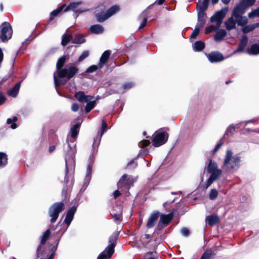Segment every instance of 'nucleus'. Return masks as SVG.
<instances>
[{
  "label": "nucleus",
  "instance_id": "1",
  "mask_svg": "<svg viewBox=\"0 0 259 259\" xmlns=\"http://www.w3.org/2000/svg\"><path fill=\"white\" fill-rule=\"evenodd\" d=\"M107 127V126L106 121L104 119H103L102 121L101 129L98 132L96 136L94 138L93 142L92 144L91 154L89 158L86 177L84 180L83 185L82 186V189L83 187L85 189L90 183L91 179V171L92 168V164L94 162L95 159L94 155L98 152V149L101 142V138L104 133L106 131Z\"/></svg>",
  "mask_w": 259,
  "mask_h": 259
},
{
  "label": "nucleus",
  "instance_id": "2",
  "mask_svg": "<svg viewBox=\"0 0 259 259\" xmlns=\"http://www.w3.org/2000/svg\"><path fill=\"white\" fill-rule=\"evenodd\" d=\"M242 157L239 154H234L230 149L226 150L221 167L225 172L232 174L240 167Z\"/></svg>",
  "mask_w": 259,
  "mask_h": 259
},
{
  "label": "nucleus",
  "instance_id": "3",
  "mask_svg": "<svg viewBox=\"0 0 259 259\" xmlns=\"http://www.w3.org/2000/svg\"><path fill=\"white\" fill-rule=\"evenodd\" d=\"M223 169H221L218 167V165L216 162L210 160L207 166V171L210 174V176L207 179L205 189H207L215 181L218 180L222 176L223 174Z\"/></svg>",
  "mask_w": 259,
  "mask_h": 259
},
{
  "label": "nucleus",
  "instance_id": "4",
  "mask_svg": "<svg viewBox=\"0 0 259 259\" xmlns=\"http://www.w3.org/2000/svg\"><path fill=\"white\" fill-rule=\"evenodd\" d=\"M228 11V10L227 8L222 9L220 11L217 12L215 14L210 18V21L211 22H217V25L215 26L210 25V26L207 27L205 29V33L206 34L215 30L220 27L223 19L226 16Z\"/></svg>",
  "mask_w": 259,
  "mask_h": 259
},
{
  "label": "nucleus",
  "instance_id": "5",
  "mask_svg": "<svg viewBox=\"0 0 259 259\" xmlns=\"http://www.w3.org/2000/svg\"><path fill=\"white\" fill-rule=\"evenodd\" d=\"M117 239V234H113L109 239V245L98 256L97 259H108L114 252V247Z\"/></svg>",
  "mask_w": 259,
  "mask_h": 259
},
{
  "label": "nucleus",
  "instance_id": "6",
  "mask_svg": "<svg viewBox=\"0 0 259 259\" xmlns=\"http://www.w3.org/2000/svg\"><path fill=\"white\" fill-rule=\"evenodd\" d=\"M65 209V204L63 202H55L49 208L48 213L51 217L50 222L54 223L58 218L59 213Z\"/></svg>",
  "mask_w": 259,
  "mask_h": 259
},
{
  "label": "nucleus",
  "instance_id": "7",
  "mask_svg": "<svg viewBox=\"0 0 259 259\" xmlns=\"http://www.w3.org/2000/svg\"><path fill=\"white\" fill-rule=\"evenodd\" d=\"M13 34V30L10 24L7 22H3L0 26V40L6 42L10 39Z\"/></svg>",
  "mask_w": 259,
  "mask_h": 259
},
{
  "label": "nucleus",
  "instance_id": "8",
  "mask_svg": "<svg viewBox=\"0 0 259 259\" xmlns=\"http://www.w3.org/2000/svg\"><path fill=\"white\" fill-rule=\"evenodd\" d=\"M57 234L56 237L55 238V242L54 244H49V250L51 254L48 257L41 256V253H38L36 255V259H54V256L56 254V251L57 249L59 241L60 240V238L61 236L63 234V232H57Z\"/></svg>",
  "mask_w": 259,
  "mask_h": 259
},
{
  "label": "nucleus",
  "instance_id": "9",
  "mask_svg": "<svg viewBox=\"0 0 259 259\" xmlns=\"http://www.w3.org/2000/svg\"><path fill=\"white\" fill-rule=\"evenodd\" d=\"M78 69L74 66H70L68 68H63L57 72L59 78H66L70 79L78 72Z\"/></svg>",
  "mask_w": 259,
  "mask_h": 259
},
{
  "label": "nucleus",
  "instance_id": "10",
  "mask_svg": "<svg viewBox=\"0 0 259 259\" xmlns=\"http://www.w3.org/2000/svg\"><path fill=\"white\" fill-rule=\"evenodd\" d=\"M168 134L165 132H155L153 135V144L155 147L160 146L166 142Z\"/></svg>",
  "mask_w": 259,
  "mask_h": 259
},
{
  "label": "nucleus",
  "instance_id": "11",
  "mask_svg": "<svg viewBox=\"0 0 259 259\" xmlns=\"http://www.w3.org/2000/svg\"><path fill=\"white\" fill-rule=\"evenodd\" d=\"M82 103H87L85 106V112L86 113H89L93 109L96 104V101L94 99V97L87 96L82 92Z\"/></svg>",
  "mask_w": 259,
  "mask_h": 259
},
{
  "label": "nucleus",
  "instance_id": "12",
  "mask_svg": "<svg viewBox=\"0 0 259 259\" xmlns=\"http://www.w3.org/2000/svg\"><path fill=\"white\" fill-rule=\"evenodd\" d=\"M76 209L77 207L76 206H73L67 211L64 223L66 224L67 226H69L71 224Z\"/></svg>",
  "mask_w": 259,
  "mask_h": 259
},
{
  "label": "nucleus",
  "instance_id": "13",
  "mask_svg": "<svg viewBox=\"0 0 259 259\" xmlns=\"http://www.w3.org/2000/svg\"><path fill=\"white\" fill-rule=\"evenodd\" d=\"M207 58L211 63L220 62L224 59L223 55L219 52H213L209 53L207 55Z\"/></svg>",
  "mask_w": 259,
  "mask_h": 259
},
{
  "label": "nucleus",
  "instance_id": "14",
  "mask_svg": "<svg viewBox=\"0 0 259 259\" xmlns=\"http://www.w3.org/2000/svg\"><path fill=\"white\" fill-rule=\"evenodd\" d=\"M246 6L241 3L238 4L234 8L233 11V17L241 16L245 12Z\"/></svg>",
  "mask_w": 259,
  "mask_h": 259
},
{
  "label": "nucleus",
  "instance_id": "15",
  "mask_svg": "<svg viewBox=\"0 0 259 259\" xmlns=\"http://www.w3.org/2000/svg\"><path fill=\"white\" fill-rule=\"evenodd\" d=\"M65 7L66 4H63L61 6L59 7L57 9L53 11L50 13V18L48 21V24H50L51 22L54 20V17L58 16Z\"/></svg>",
  "mask_w": 259,
  "mask_h": 259
},
{
  "label": "nucleus",
  "instance_id": "16",
  "mask_svg": "<svg viewBox=\"0 0 259 259\" xmlns=\"http://www.w3.org/2000/svg\"><path fill=\"white\" fill-rule=\"evenodd\" d=\"M110 54L111 51L110 50H107L102 54L99 62L100 68H102L104 66L109 59Z\"/></svg>",
  "mask_w": 259,
  "mask_h": 259
},
{
  "label": "nucleus",
  "instance_id": "17",
  "mask_svg": "<svg viewBox=\"0 0 259 259\" xmlns=\"http://www.w3.org/2000/svg\"><path fill=\"white\" fill-rule=\"evenodd\" d=\"M119 10V7L118 6L114 5L111 7L109 9L106 11L107 16L103 19L100 18V21H105L106 20L111 17L112 15L115 14Z\"/></svg>",
  "mask_w": 259,
  "mask_h": 259
},
{
  "label": "nucleus",
  "instance_id": "18",
  "mask_svg": "<svg viewBox=\"0 0 259 259\" xmlns=\"http://www.w3.org/2000/svg\"><path fill=\"white\" fill-rule=\"evenodd\" d=\"M159 214L158 212H156L151 214V215L150 216L148 219V222L146 225L147 228H150L154 226L156 222L157 221L159 217Z\"/></svg>",
  "mask_w": 259,
  "mask_h": 259
},
{
  "label": "nucleus",
  "instance_id": "19",
  "mask_svg": "<svg viewBox=\"0 0 259 259\" xmlns=\"http://www.w3.org/2000/svg\"><path fill=\"white\" fill-rule=\"evenodd\" d=\"M237 22L234 17L233 15L230 17L225 23L226 29L228 30H231L236 28V24Z\"/></svg>",
  "mask_w": 259,
  "mask_h": 259
},
{
  "label": "nucleus",
  "instance_id": "20",
  "mask_svg": "<svg viewBox=\"0 0 259 259\" xmlns=\"http://www.w3.org/2000/svg\"><path fill=\"white\" fill-rule=\"evenodd\" d=\"M173 216L172 213H169L167 214H163L160 216V223L163 224L164 226H166L171 221Z\"/></svg>",
  "mask_w": 259,
  "mask_h": 259
},
{
  "label": "nucleus",
  "instance_id": "21",
  "mask_svg": "<svg viewBox=\"0 0 259 259\" xmlns=\"http://www.w3.org/2000/svg\"><path fill=\"white\" fill-rule=\"evenodd\" d=\"M21 81H18L16 84L8 92V95L12 97H16L21 85Z\"/></svg>",
  "mask_w": 259,
  "mask_h": 259
},
{
  "label": "nucleus",
  "instance_id": "22",
  "mask_svg": "<svg viewBox=\"0 0 259 259\" xmlns=\"http://www.w3.org/2000/svg\"><path fill=\"white\" fill-rule=\"evenodd\" d=\"M206 221L210 226H214L219 222V218L216 214L208 215L206 217Z\"/></svg>",
  "mask_w": 259,
  "mask_h": 259
},
{
  "label": "nucleus",
  "instance_id": "23",
  "mask_svg": "<svg viewBox=\"0 0 259 259\" xmlns=\"http://www.w3.org/2000/svg\"><path fill=\"white\" fill-rule=\"evenodd\" d=\"M80 126V123H76L71 128V137L74 139H75L78 135L79 132V127Z\"/></svg>",
  "mask_w": 259,
  "mask_h": 259
},
{
  "label": "nucleus",
  "instance_id": "24",
  "mask_svg": "<svg viewBox=\"0 0 259 259\" xmlns=\"http://www.w3.org/2000/svg\"><path fill=\"white\" fill-rule=\"evenodd\" d=\"M130 178L128 177L127 175L124 174L122 176L121 178L119 180V181L118 182V186L119 188H120V187L126 185H130Z\"/></svg>",
  "mask_w": 259,
  "mask_h": 259
},
{
  "label": "nucleus",
  "instance_id": "25",
  "mask_svg": "<svg viewBox=\"0 0 259 259\" xmlns=\"http://www.w3.org/2000/svg\"><path fill=\"white\" fill-rule=\"evenodd\" d=\"M248 42V38L246 35H243L241 37L240 44L238 47L237 51L242 52L243 51L245 47L246 46Z\"/></svg>",
  "mask_w": 259,
  "mask_h": 259
},
{
  "label": "nucleus",
  "instance_id": "26",
  "mask_svg": "<svg viewBox=\"0 0 259 259\" xmlns=\"http://www.w3.org/2000/svg\"><path fill=\"white\" fill-rule=\"evenodd\" d=\"M90 31L95 34H101L104 31L103 27L99 24L94 25L91 26L90 28Z\"/></svg>",
  "mask_w": 259,
  "mask_h": 259
},
{
  "label": "nucleus",
  "instance_id": "27",
  "mask_svg": "<svg viewBox=\"0 0 259 259\" xmlns=\"http://www.w3.org/2000/svg\"><path fill=\"white\" fill-rule=\"evenodd\" d=\"M51 138L52 140V143L54 145L50 146L49 148L48 151L49 153L50 154L52 153L55 150L56 145H58L59 143V140L57 135H54Z\"/></svg>",
  "mask_w": 259,
  "mask_h": 259
},
{
  "label": "nucleus",
  "instance_id": "28",
  "mask_svg": "<svg viewBox=\"0 0 259 259\" xmlns=\"http://www.w3.org/2000/svg\"><path fill=\"white\" fill-rule=\"evenodd\" d=\"M258 27H259V23H256L253 24L244 26L242 28V31L244 33H247L250 31H253L254 29H255L256 28H258Z\"/></svg>",
  "mask_w": 259,
  "mask_h": 259
},
{
  "label": "nucleus",
  "instance_id": "29",
  "mask_svg": "<svg viewBox=\"0 0 259 259\" xmlns=\"http://www.w3.org/2000/svg\"><path fill=\"white\" fill-rule=\"evenodd\" d=\"M234 18L236 19L238 25L243 26V27L248 23V19L245 16H239L234 17Z\"/></svg>",
  "mask_w": 259,
  "mask_h": 259
},
{
  "label": "nucleus",
  "instance_id": "30",
  "mask_svg": "<svg viewBox=\"0 0 259 259\" xmlns=\"http://www.w3.org/2000/svg\"><path fill=\"white\" fill-rule=\"evenodd\" d=\"M51 234V231L49 229H47L42 234L39 245H45L47 241L49 239Z\"/></svg>",
  "mask_w": 259,
  "mask_h": 259
},
{
  "label": "nucleus",
  "instance_id": "31",
  "mask_svg": "<svg viewBox=\"0 0 259 259\" xmlns=\"http://www.w3.org/2000/svg\"><path fill=\"white\" fill-rule=\"evenodd\" d=\"M227 35V32L225 30L221 29L217 32L214 36V40L217 42L221 41Z\"/></svg>",
  "mask_w": 259,
  "mask_h": 259
},
{
  "label": "nucleus",
  "instance_id": "32",
  "mask_svg": "<svg viewBox=\"0 0 259 259\" xmlns=\"http://www.w3.org/2000/svg\"><path fill=\"white\" fill-rule=\"evenodd\" d=\"M66 60V57L65 56H63L59 58L56 64V69L57 72L60 71L61 69H62L64 65V64Z\"/></svg>",
  "mask_w": 259,
  "mask_h": 259
},
{
  "label": "nucleus",
  "instance_id": "33",
  "mask_svg": "<svg viewBox=\"0 0 259 259\" xmlns=\"http://www.w3.org/2000/svg\"><path fill=\"white\" fill-rule=\"evenodd\" d=\"M248 53L250 55H258L259 54V44H253L248 50Z\"/></svg>",
  "mask_w": 259,
  "mask_h": 259
},
{
  "label": "nucleus",
  "instance_id": "34",
  "mask_svg": "<svg viewBox=\"0 0 259 259\" xmlns=\"http://www.w3.org/2000/svg\"><path fill=\"white\" fill-rule=\"evenodd\" d=\"M239 127V125L238 124L236 125L231 124L227 128L225 134L224 135V137L226 136H231L233 135L234 132H235V128H238Z\"/></svg>",
  "mask_w": 259,
  "mask_h": 259
},
{
  "label": "nucleus",
  "instance_id": "35",
  "mask_svg": "<svg viewBox=\"0 0 259 259\" xmlns=\"http://www.w3.org/2000/svg\"><path fill=\"white\" fill-rule=\"evenodd\" d=\"M71 187L67 186L66 184V185L64 186L62 191V195L64 197V201H65L68 199Z\"/></svg>",
  "mask_w": 259,
  "mask_h": 259
},
{
  "label": "nucleus",
  "instance_id": "36",
  "mask_svg": "<svg viewBox=\"0 0 259 259\" xmlns=\"http://www.w3.org/2000/svg\"><path fill=\"white\" fill-rule=\"evenodd\" d=\"M8 163L7 155L5 153L0 152V167L5 166Z\"/></svg>",
  "mask_w": 259,
  "mask_h": 259
},
{
  "label": "nucleus",
  "instance_id": "37",
  "mask_svg": "<svg viewBox=\"0 0 259 259\" xmlns=\"http://www.w3.org/2000/svg\"><path fill=\"white\" fill-rule=\"evenodd\" d=\"M72 38V36L71 35L63 34L62 36L61 45L64 47L66 46Z\"/></svg>",
  "mask_w": 259,
  "mask_h": 259
},
{
  "label": "nucleus",
  "instance_id": "38",
  "mask_svg": "<svg viewBox=\"0 0 259 259\" xmlns=\"http://www.w3.org/2000/svg\"><path fill=\"white\" fill-rule=\"evenodd\" d=\"M204 43L201 40H199L195 42L194 45V49L196 51H201L204 48Z\"/></svg>",
  "mask_w": 259,
  "mask_h": 259
},
{
  "label": "nucleus",
  "instance_id": "39",
  "mask_svg": "<svg viewBox=\"0 0 259 259\" xmlns=\"http://www.w3.org/2000/svg\"><path fill=\"white\" fill-rule=\"evenodd\" d=\"M80 2L77 3H71L68 6L65 7L64 11L65 12H67L69 10L74 11L75 9L77 7Z\"/></svg>",
  "mask_w": 259,
  "mask_h": 259
},
{
  "label": "nucleus",
  "instance_id": "40",
  "mask_svg": "<svg viewBox=\"0 0 259 259\" xmlns=\"http://www.w3.org/2000/svg\"><path fill=\"white\" fill-rule=\"evenodd\" d=\"M41 253V256H45L48 257V255L47 254V252L45 251V248L44 246V245H39L37 247L36 249V255L38 253Z\"/></svg>",
  "mask_w": 259,
  "mask_h": 259
},
{
  "label": "nucleus",
  "instance_id": "41",
  "mask_svg": "<svg viewBox=\"0 0 259 259\" xmlns=\"http://www.w3.org/2000/svg\"><path fill=\"white\" fill-rule=\"evenodd\" d=\"M18 120V118L16 116H14L12 118H8L7 120V123L8 124L12 123L11 127L12 129H15L17 127V124L15 123Z\"/></svg>",
  "mask_w": 259,
  "mask_h": 259
},
{
  "label": "nucleus",
  "instance_id": "42",
  "mask_svg": "<svg viewBox=\"0 0 259 259\" xmlns=\"http://www.w3.org/2000/svg\"><path fill=\"white\" fill-rule=\"evenodd\" d=\"M212 255V250L210 249H208L204 252L200 259H209Z\"/></svg>",
  "mask_w": 259,
  "mask_h": 259
},
{
  "label": "nucleus",
  "instance_id": "43",
  "mask_svg": "<svg viewBox=\"0 0 259 259\" xmlns=\"http://www.w3.org/2000/svg\"><path fill=\"white\" fill-rule=\"evenodd\" d=\"M58 78V76L54 75V84L56 88H58V87L64 85L66 83V81H65L64 82H62V80H60Z\"/></svg>",
  "mask_w": 259,
  "mask_h": 259
},
{
  "label": "nucleus",
  "instance_id": "44",
  "mask_svg": "<svg viewBox=\"0 0 259 259\" xmlns=\"http://www.w3.org/2000/svg\"><path fill=\"white\" fill-rule=\"evenodd\" d=\"M197 9L198 11V19L204 20L203 18L204 17V11H205L206 9H202V8H197Z\"/></svg>",
  "mask_w": 259,
  "mask_h": 259
},
{
  "label": "nucleus",
  "instance_id": "45",
  "mask_svg": "<svg viewBox=\"0 0 259 259\" xmlns=\"http://www.w3.org/2000/svg\"><path fill=\"white\" fill-rule=\"evenodd\" d=\"M218 195V191L215 189H212L209 193V198L210 200H214L217 198Z\"/></svg>",
  "mask_w": 259,
  "mask_h": 259
},
{
  "label": "nucleus",
  "instance_id": "46",
  "mask_svg": "<svg viewBox=\"0 0 259 259\" xmlns=\"http://www.w3.org/2000/svg\"><path fill=\"white\" fill-rule=\"evenodd\" d=\"M145 257L147 259H157V254L156 252H149L145 254Z\"/></svg>",
  "mask_w": 259,
  "mask_h": 259
},
{
  "label": "nucleus",
  "instance_id": "47",
  "mask_svg": "<svg viewBox=\"0 0 259 259\" xmlns=\"http://www.w3.org/2000/svg\"><path fill=\"white\" fill-rule=\"evenodd\" d=\"M101 68L99 67V64L98 65H93L89 67H88L86 70V72L88 73H92L95 71H96L98 69H101Z\"/></svg>",
  "mask_w": 259,
  "mask_h": 259
},
{
  "label": "nucleus",
  "instance_id": "48",
  "mask_svg": "<svg viewBox=\"0 0 259 259\" xmlns=\"http://www.w3.org/2000/svg\"><path fill=\"white\" fill-rule=\"evenodd\" d=\"M209 0H203L202 2L197 4V8H202L207 9Z\"/></svg>",
  "mask_w": 259,
  "mask_h": 259
},
{
  "label": "nucleus",
  "instance_id": "49",
  "mask_svg": "<svg viewBox=\"0 0 259 259\" xmlns=\"http://www.w3.org/2000/svg\"><path fill=\"white\" fill-rule=\"evenodd\" d=\"M248 17L250 18L254 17H259V7L249 13L248 14Z\"/></svg>",
  "mask_w": 259,
  "mask_h": 259
},
{
  "label": "nucleus",
  "instance_id": "50",
  "mask_svg": "<svg viewBox=\"0 0 259 259\" xmlns=\"http://www.w3.org/2000/svg\"><path fill=\"white\" fill-rule=\"evenodd\" d=\"M134 85L135 83L133 82H126L123 84L122 88L125 90H129L133 88Z\"/></svg>",
  "mask_w": 259,
  "mask_h": 259
},
{
  "label": "nucleus",
  "instance_id": "51",
  "mask_svg": "<svg viewBox=\"0 0 259 259\" xmlns=\"http://www.w3.org/2000/svg\"><path fill=\"white\" fill-rule=\"evenodd\" d=\"M205 23L204 20L198 19L197 23L195 26V28L200 30Z\"/></svg>",
  "mask_w": 259,
  "mask_h": 259
},
{
  "label": "nucleus",
  "instance_id": "52",
  "mask_svg": "<svg viewBox=\"0 0 259 259\" xmlns=\"http://www.w3.org/2000/svg\"><path fill=\"white\" fill-rule=\"evenodd\" d=\"M150 144L149 141L147 140H143L139 143L138 145L139 147L144 148Z\"/></svg>",
  "mask_w": 259,
  "mask_h": 259
},
{
  "label": "nucleus",
  "instance_id": "53",
  "mask_svg": "<svg viewBox=\"0 0 259 259\" xmlns=\"http://www.w3.org/2000/svg\"><path fill=\"white\" fill-rule=\"evenodd\" d=\"M255 2V0H243L242 3L246 6H252Z\"/></svg>",
  "mask_w": 259,
  "mask_h": 259
},
{
  "label": "nucleus",
  "instance_id": "54",
  "mask_svg": "<svg viewBox=\"0 0 259 259\" xmlns=\"http://www.w3.org/2000/svg\"><path fill=\"white\" fill-rule=\"evenodd\" d=\"M106 16H107L106 13H101V14H96V18H97V21L99 22H103V21H99V20H100V18L101 19H103Z\"/></svg>",
  "mask_w": 259,
  "mask_h": 259
},
{
  "label": "nucleus",
  "instance_id": "55",
  "mask_svg": "<svg viewBox=\"0 0 259 259\" xmlns=\"http://www.w3.org/2000/svg\"><path fill=\"white\" fill-rule=\"evenodd\" d=\"M73 42L81 44V34L78 33L75 34L74 38L73 40Z\"/></svg>",
  "mask_w": 259,
  "mask_h": 259
},
{
  "label": "nucleus",
  "instance_id": "56",
  "mask_svg": "<svg viewBox=\"0 0 259 259\" xmlns=\"http://www.w3.org/2000/svg\"><path fill=\"white\" fill-rule=\"evenodd\" d=\"M200 30L195 27L194 30H193L192 33L190 36V38H195L197 37V36L199 34Z\"/></svg>",
  "mask_w": 259,
  "mask_h": 259
},
{
  "label": "nucleus",
  "instance_id": "57",
  "mask_svg": "<svg viewBox=\"0 0 259 259\" xmlns=\"http://www.w3.org/2000/svg\"><path fill=\"white\" fill-rule=\"evenodd\" d=\"M6 100V97L4 94L0 91V106L3 105Z\"/></svg>",
  "mask_w": 259,
  "mask_h": 259
},
{
  "label": "nucleus",
  "instance_id": "58",
  "mask_svg": "<svg viewBox=\"0 0 259 259\" xmlns=\"http://www.w3.org/2000/svg\"><path fill=\"white\" fill-rule=\"evenodd\" d=\"M121 212L119 211L118 213L114 214V220L115 222H118L120 221V219L121 217Z\"/></svg>",
  "mask_w": 259,
  "mask_h": 259
},
{
  "label": "nucleus",
  "instance_id": "59",
  "mask_svg": "<svg viewBox=\"0 0 259 259\" xmlns=\"http://www.w3.org/2000/svg\"><path fill=\"white\" fill-rule=\"evenodd\" d=\"M71 110L73 112H76L79 110V106L76 103H73L71 106Z\"/></svg>",
  "mask_w": 259,
  "mask_h": 259
},
{
  "label": "nucleus",
  "instance_id": "60",
  "mask_svg": "<svg viewBox=\"0 0 259 259\" xmlns=\"http://www.w3.org/2000/svg\"><path fill=\"white\" fill-rule=\"evenodd\" d=\"M181 234L184 236H188L189 234V231L186 228H183L181 230Z\"/></svg>",
  "mask_w": 259,
  "mask_h": 259
},
{
  "label": "nucleus",
  "instance_id": "61",
  "mask_svg": "<svg viewBox=\"0 0 259 259\" xmlns=\"http://www.w3.org/2000/svg\"><path fill=\"white\" fill-rule=\"evenodd\" d=\"M127 165L130 168H135L137 166V163L135 162L134 160H132L128 162Z\"/></svg>",
  "mask_w": 259,
  "mask_h": 259
},
{
  "label": "nucleus",
  "instance_id": "62",
  "mask_svg": "<svg viewBox=\"0 0 259 259\" xmlns=\"http://www.w3.org/2000/svg\"><path fill=\"white\" fill-rule=\"evenodd\" d=\"M89 55V51H84L82 53V60H83L87 58Z\"/></svg>",
  "mask_w": 259,
  "mask_h": 259
},
{
  "label": "nucleus",
  "instance_id": "63",
  "mask_svg": "<svg viewBox=\"0 0 259 259\" xmlns=\"http://www.w3.org/2000/svg\"><path fill=\"white\" fill-rule=\"evenodd\" d=\"M75 97L79 102H81V91L76 93Z\"/></svg>",
  "mask_w": 259,
  "mask_h": 259
},
{
  "label": "nucleus",
  "instance_id": "64",
  "mask_svg": "<svg viewBox=\"0 0 259 259\" xmlns=\"http://www.w3.org/2000/svg\"><path fill=\"white\" fill-rule=\"evenodd\" d=\"M147 22V18H145L143 19L142 23L141 24L139 29H140L144 28L145 27V26L146 25Z\"/></svg>",
  "mask_w": 259,
  "mask_h": 259
}]
</instances>
